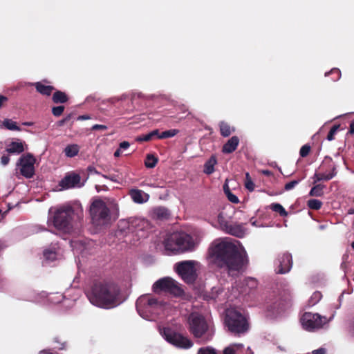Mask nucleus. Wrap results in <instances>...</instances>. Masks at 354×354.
Returning <instances> with one entry per match:
<instances>
[{"label": "nucleus", "instance_id": "obj_1", "mask_svg": "<svg viewBox=\"0 0 354 354\" xmlns=\"http://www.w3.org/2000/svg\"><path fill=\"white\" fill-rule=\"evenodd\" d=\"M209 255L221 266H226L231 275L241 271L247 263L245 251H239L237 246L228 238L214 240L209 248Z\"/></svg>", "mask_w": 354, "mask_h": 354}, {"label": "nucleus", "instance_id": "obj_2", "mask_svg": "<svg viewBox=\"0 0 354 354\" xmlns=\"http://www.w3.org/2000/svg\"><path fill=\"white\" fill-rule=\"evenodd\" d=\"M120 289L112 282L96 283L87 293L90 302L102 308H112L120 304Z\"/></svg>", "mask_w": 354, "mask_h": 354}, {"label": "nucleus", "instance_id": "obj_3", "mask_svg": "<svg viewBox=\"0 0 354 354\" xmlns=\"http://www.w3.org/2000/svg\"><path fill=\"white\" fill-rule=\"evenodd\" d=\"M199 242L200 239L194 240L188 234L175 232L166 236L163 245L167 254H176L193 250Z\"/></svg>", "mask_w": 354, "mask_h": 354}, {"label": "nucleus", "instance_id": "obj_4", "mask_svg": "<svg viewBox=\"0 0 354 354\" xmlns=\"http://www.w3.org/2000/svg\"><path fill=\"white\" fill-rule=\"evenodd\" d=\"M83 217L82 209L75 214L74 210L68 206H63L57 209L53 217L48 220V225L50 223L59 230L64 232H69L73 227V223L80 220Z\"/></svg>", "mask_w": 354, "mask_h": 354}, {"label": "nucleus", "instance_id": "obj_5", "mask_svg": "<svg viewBox=\"0 0 354 354\" xmlns=\"http://www.w3.org/2000/svg\"><path fill=\"white\" fill-rule=\"evenodd\" d=\"M165 304L149 295H142L136 301V308L144 319L151 320L153 315H158L164 309Z\"/></svg>", "mask_w": 354, "mask_h": 354}, {"label": "nucleus", "instance_id": "obj_6", "mask_svg": "<svg viewBox=\"0 0 354 354\" xmlns=\"http://www.w3.org/2000/svg\"><path fill=\"white\" fill-rule=\"evenodd\" d=\"M188 324L190 333L195 337H203L205 342L212 339L214 333L202 315L198 313H191L188 318Z\"/></svg>", "mask_w": 354, "mask_h": 354}, {"label": "nucleus", "instance_id": "obj_7", "mask_svg": "<svg viewBox=\"0 0 354 354\" xmlns=\"http://www.w3.org/2000/svg\"><path fill=\"white\" fill-rule=\"evenodd\" d=\"M209 221L211 224L225 232L238 236L242 237L246 233V230L241 224L229 225L224 214L222 212L211 214L209 216Z\"/></svg>", "mask_w": 354, "mask_h": 354}, {"label": "nucleus", "instance_id": "obj_8", "mask_svg": "<svg viewBox=\"0 0 354 354\" xmlns=\"http://www.w3.org/2000/svg\"><path fill=\"white\" fill-rule=\"evenodd\" d=\"M225 324L229 330L234 334H243L248 330L245 317L234 308L226 310Z\"/></svg>", "mask_w": 354, "mask_h": 354}, {"label": "nucleus", "instance_id": "obj_9", "mask_svg": "<svg viewBox=\"0 0 354 354\" xmlns=\"http://www.w3.org/2000/svg\"><path fill=\"white\" fill-rule=\"evenodd\" d=\"M176 270L181 279L187 283H192L198 277L201 263L196 261L189 260L177 263Z\"/></svg>", "mask_w": 354, "mask_h": 354}, {"label": "nucleus", "instance_id": "obj_10", "mask_svg": "<svg viewBox=\"0 0 354 354\" xmlns=\"http://www.w3.org/2000/svg\"><path fill=\"white\" fill-rule=\"evenodd\" d=\"M109 208L102 200L94 201L90 208L93 223L97 226L107 224L110 221Z\"/></svg>", "mask_w": 354, "mask_h": 354}, {"label": "nucleus", "instance_id": "obj_11", "mask_svg": "<svg viewBox=\"0 0 354 354\" xmlns=\"http://www.w3.org/2000/svg\"><path fill=\"white\" fill-rule=\"evenodd\" d=\"M161 335L167 342L180 349H189L194 345V342L189 337L170 328H165Z\"/></svg>", "mask_w": 354, "mask_h": 354}, {"label": "nucleus", "instance_id": "obj_12", "mask_svg": "<svg viewBox=\"0 0 354 354\" xmlns=\"http://www.w3.org/2000/svg\"><path fill=\"white\" fill-rule=\"evenodd\" d=\"M153 290L156 293L162 291L174 296H180L183 292L178 283L170 277H164L156 281L153 285Z\"/></svg>", "mask_w": 354, "mask_h": 354}, {"label": "nucleus", "instance_id": "obj_13", "mask_svg": "<svg viewBox=\"0 0 354 354\" xmlns=\"http://www.w3.org/2000/svg\"><path fill=\"white\" fill-rule=\"evenodd\" d=\"M326 320V317L317 313H305L301 318V323L305 330L313 331L321 328Z\"/></svg>", "mask_w": 354, "mask_h": 354}, {"label": "nucleus", "instance_id": "obj_14", "mask_svg": "<svg viewBox=\"0 0 354 354\" xmlns=\"http://www.w3.org/2000/svg\"><path fill=\"white\" fill-rule=\"evenodd\" d=\"M35 162V158L30 155L27 154L23 156L19 159V165L20 167L21 174L26 178H31L35 171L34 164Z\"/></svg>", "mask_w": 354, "mask_h": 354}, {"label": "nucleus", "instance_id": "obj_15", "mask_svg": "<svg viewBox=\"0 0 354 354\" xmlns=\"http://www.w3.org/2000/svg\"><path fill=\"white\" fill-rule=\"evenodd\" d=\"M292 267V256L289 253H284L279 256L276 261V270L277 273L284 274L290 271Z\"/></svg>", "mask_w": 354, "mask_h": 354}, {"label": "nucleus", "instance_id": "obj_16", "mask_svg": "<svg viewBox=\"0 0 354 354\" xmlns=\"http://www.w3.org/2000/svg\"><path fill=\"white\" fill-rule=\"evenodd\" d=\"M59 186L62 189H71L74 187H81L84 185V183L81 182L80 175L76 174H71L66 176L60 182Z\"/></svg>", "mask_w": 354, "mask_h": 354}, {"label": "nucleus", "instance_id": "obj_17", "mask_svg": "<svg viewBox=\"0 0 354 354\" xmlns=\"http://www.w3.org/2000/svg\"><path fill=\"white\" fill-rule=\"evenodd\" d=\"M41 297L44 298H47V300L52 304H59L62 300L65 303L64 305L66 307H69L73 305V301L69 299H65V297L59 293H50L47 295L45 292L41 294Z\"/></svg>", "mask_w": 354, "mask_h": 354}, {"label": "nucleus", "instance_id": "obj_18", "mask_svg": "<svg viewBox=\"0 0 354 354\" xmlns=\"http://www.w3.org/2000/svg\"><path fill=\"white\" fill-rule=\"evenodd\" d=\"M149 215L153 219L162 221L168 219L170 216V212L165 207H156L150 211Z\"/></svg>", "mask_w": 354, "mask_h": 354}, {"label": "nucleus", "instance_id": "obj_19", "mask_svg": "<svg viewBox=\"0 0 354 354\" xmlns=\"http://www.w3.org/2000/svg\"><path fill=\"white\" fill-rule=\"evenodd\" d=\"M129 195L136 203H144L149 201V195L142 190L133 189L129 192Z\"/></svg>", "mask_w": 354, "mask_h": 354}, {"label": "nucleus", "instance_id": "obj_20", "mask_svg": "<svg viewBox=\"0 0 354 354\" xmlns=\"http://www.w3.org/2000/svg\"><path fill=\"white\" fill-rule=\"evenodd\" d=\"M239 143V139L237 136H232L228 141L223 145L222 151L225 153H230L234 151Z\"/></svg>", "mask_w": 354, "mask_h": 354}, {"label": "nucleus", "instance_id": "obj_21", "mask_svg": "<svg viewBox=\"0 0 354 354\" xmlns=\"http://www.w3.org/2000/svg\"><path fill=\"white\" fill-rule=\"evenodd\" d=\"M243 348L242 344H232L224 348L223 354H242Z\"/></svg>", "mask_w": 354, "mask_h": 354}, {"label": "nucleus", "instance_id": "obj_22", "mask_svg": "<svg viewBox=\"0 0 354 354\" xmlns=\"http://www.w3.org/2000/svg\"><path fill=\"white\" fill-rule=\"evenodd\" d=\"M24 145V143L21 141L12 142L8 146L7 151L12 153H20L25 150Z\"/></svg>", "mask_w": 354, "mask_h": 354}, {"label": "nucleus", "instance_id": "obj_23", "mask_svg": "<svg viewBox=\"0 0 354 354\" xmlns=\"http://www.w3.org/2000/svg\"><path fill=\"white\" fill-rule=\"evenodd\" d=\"M257 287V281L254 278H247L243 281L241 292L247 293L248 291L252 290Z\"/></svg>", "mask_w": 354, "mask_h": 354}, {"label": "nucleus", "instance_id": "obj_24", "mask_svg": "<svg viewBox=\"0 0 354 354\" xmlns=\"http://www.w3.org/2000/svg\"><path fill=\"white\" fill-rule=\"evenodd\" d=\"M64 151L66 157H75L80 151V146L77 144L68 145L65 147Z\"/></svg>", "mask_w": 354, "mask_h": 354}, {"label": "nucleus", "instance_id": "obj_25", "mask_svg": "<svg viewBox=\"0 0 354 354\" xmlns=\"http://www.w3.org/2000/svg\"><path fill=\"white\" fill-rule=\"evenodd\" d=\"M37 91L42 95H50L54 88L51 86H46L41 82H36L35 84Z\"/></svg>", "mask_w": 354, "mask_h": 354}, {"label": "nucleus", "instance_id": "obj_26", "mask_svg": "<svg viewBox=\"0 0 354 354\" xmlns=\"http://www.w3.org/2000/svg\"><path fill=\"white\" fill-rule=\"evenodd\" d=\"M216 164V159L212 156L204 165V172L207 174H211L214 171V166Z\"/></svg>", "mask_w": 354, "mask_h": 354}, {"label": "nucleus", "instance_id": "obj_27", "mask_svg": "<svg viewBox=\"0 0 354 354\" xmlns=\"http://www.w3.org/2000/svg\"><path fill=\"white\" fill-rule=\"evenodd\" d=\"M3 126L11 131H21L20 127L17 125V122L10 119H5L3 122Z\"/></svg>", "mask_w": 354, "mask_h": 354}, {"label": "nucleus", "instance_id": "obj_28", "mask_svg": "<svg viewBox=\"0 0 354 354\" xmlns=\"http://www.w3.org/2000/svg\"><path fill=\"white\" fill-rule=\"evenodd\" d=\"M53 100L55 103H64L68 100V97L64 92L56 91L53 94Z\"/></svg>", "mask_w": 354, "mask_h": 354}, {"label": "nucleus", "instance_id": "obj_29", "mask_svg": "<svg viewBox=\"0 0 354 354\" xmlns=\"http://www.w3.org/2000/svg\"><path fill=\"white\" fill-rule=\"evenodd\" d=\"M44 257L47 261H53L57 258V252L55 248L46 249L44 251Z\"/></svg>", "mask_w": 354, "mask_h": 354}, {"label": "nucleus", "instance_id": "obj_30", "mask_svg": "<svg viewBox=\"0 0 354 354\" xmlns=\"http://www.w3.org/2000/svg\"><path fill=\"white\" fill-rule=\"evenodd\" d=\"M324 186L322 185H315L310 191L309 195L311 196H322L324 194L323 189Z\"/></svg>", "mask_w": 354, "mask_h": 354}, {"label": "nucleus", "instance_id": "obj_31", "mask_svg": "<svg viewBox=\"0 0 354 354\" xmlns=\"http://www.w3.org/2000/svg\"><path fill=\"white\" fill-rule=\"evenodd\" d=\"M270 208L272 211L278 212L282 216H286L288 215V213L283 207L279 203L271 204Z\"/></svg>", "mask_w": 354, "mask_h": 354}, {"label": "nucleus", "instance_id": "obj_32", "mask_svg": "<svg viewBox=\"0 0 354 354\" xmlns=\"http://www.w3.org/2000/svg\"><path fill=\"white\" fill-rule=\"evenodd\" d=\"M221 133L224 137H227L231 134V129L228 124L221 122L219 124Z\"/></svg>", "mask_w": 354, "mask_h": 354}, {"label": "nucleus", "instance_id": "obj_33", "mask_svg": "<svg viewBox=\"0 0 354 354\" xmlns=\"http://www.w3.org/2000/svg\"><path fill=\"white\" fill-rule=\"evenodd\" d=\"M223 292V290L220 287H214L212 289V292L208 295H205L207 300L216 299V297Z\"/></svg>", "mask_w": 354, "mask_h": 354}, {"label": "nucleus", "instance_id": "obj_34", "mask_svg": "<svg viewBox=\"0 0 354 354\" xmlns=\"http://www.w3.org/2000/svg\"><path fill=\"white\" fill-rule=\"evenodd\" d=\"M336 167L335 166L333 167L331 172L328 174L326 173H319L320 178H322V180H329L332 179L334 176H336Z\"/></svg>", "mask_w": 354, "mask_h": 354}, {"label": "nucleus", "instance_id": "obj_35", "mask_svg": "<svg viewBox=\"0 0 354 354\" xmlns=\"http://www.w3.org/2000/svg\"><path fill=\"white\" fill-rule=\"evenodd\" d=\"M158 162V159L153 155L149 154L145 160V166L147 168H153Z\"/></svg>", "mask_w": 354, "mask_h": 354}, {"label": "nucleus", "instance_id": "obj_36", "mask_svg": "<svg viewBox=\"0 0 354 354\" xmlns=\"http://www.w3.org/2000/svg\"><path fill=\"white\" fill-rule=\"evenodd\" d=\"M322 203L317 199H310L308 201V207L310 209L318 210L322 207Z\"/></svg>", "mask_w": 354, "mask_h": 354}, {"label": "nucleus", "instance_id": "obj_37", "mask_svg": "<svg viewBox=\"0 0 354 354\" xmlns=\"http://www.w3.org/2000/svg\"><path fill=\"white\" fill-rule=\"evenodd\" d=\"M178 133V130L177 129H170L165 131H163L160 133V135H158V138L160 139H164V138H168L175 136Z\"/></svg>", "mask_w": 354, "mask_h": 354}, {"label": "nucleus", "instance_id": "obj_38", "mask_svg": "<svg viewBox=\"0 0 354 354\" xmlns=\"http://www.w3.org/2000/svg\"><path fill=\"white\" fill-rule=\"evenodd\" d=\"M197 354H217L216 349L211 346H206L199 348Z\"/></svg>", "mask_w": 354, "mask_h": 354}, {"label": "nucleus", "instance_id": "obj_39", "mask_svg": "<svg viewBox=\"0 0 354 354\" xmlns=\"http://www.w3.org/2000/svg\"><path fill=\"white\" fill-rule=\"evenodd\" d=\"M322 298V294L319 292H315L309 300L310 306L315 305Z\"/></svg>", "mask_w": 354, "mask_h": 354}, {"label": "nucleus", "instance_id": "obj_40", "mask_svg": "<svg viewBox=\"0 0 354 354\" xmlns=\"http://www.w3.org/2000/svg\"><path fill=\"white\" fill-rule=\"evenodd\" d=\"M245 187L250 192L253 191L254 189V184L252 182L249 173L245 174Z\"/></svg>", "mask_w": 354, "mask_h": 354}, {"label": "nucleus", "instance_id": "obj_41", "mask_svg": "<svg viewBox=\"0 0 354 354\" xmlns=\"http://www.w3.org/2000/svg\"><path fill=\"white\" fill-rule=\"evenodd\" d=\"M71 245L73 250L76 252H78L79 251L82 252L84 246L81 243H79L78 241H71Z\"/></svg>", "mask_w": 354, "mask_h": 354}, {"label": "nucleus", "instance_id": "obj_42", "mask_svg": "<svg viewBox=\"0 0 354 354\" xmlns=\"http://www.w3.org/2000/svg\"><path fill=\"white\" fill-rule=\"evenodd\" d=\"M339 128V125H334L331 129L330 130L328 136H327V140L329 141H331L334 140V136L335 133H337L338 129Z\"/></svg>", "mask_w": 354, "mask_h": 354}, {"label": "nucleus", "instance_id": "obj_43", "mask_svg": "<svg viewBox=\"0 0 354 354\" xmlns=\"http://www.w3.org/2000/svg\"><path fill=\"white\" fill-rule=\"evenodd\" d=\"M329 73H331V74L334 75V77H333L334 81H337V80H339V78L341 77L340 71L338 68H333L328 73H326L325 75L327 76V75H328Z\"/></svg>", "mask_w": 354, "mask_h": 354}, {"label": "nucleus", "instance_id": "obj_44", "mask_svg": "<svg viewBox=\"0 0 354 354\" xmlns=\"http://www.w3.org/2000/svg\"><path fill=\"white\" fill-rule=\"evenodd\" d=\"M299 182L300 180H295L286 183L284 187L285 190L289 191L292 189L296 185L299 184Z\"/></svg>", "mask_w": 354, "mask_h": 354}, {"label": "nucleus", "instance_id": "obj_45", "mask_svg": "<svg viewBox=\"0 0 354 354\" xmlns=\"http://www.w3.org/2000/svg\"><path fill=\"white\" fill-rule=\"evenodd\" d=\"M310 151V147L309 145H305L301 147L299 153L301 157H306Z\"/></svg>", "mask_w": 354, "mask_h": 354}, {"label": "nucleus", "instance_id": "obj_46", "mask_svg": "<svg viewBox=\"0 0 354 354\" xmlns=\"http://www.w3.org/2000/svg\"><path fill=\"white\" fill-rule=\"evenodd\" d=\"M64 110V107L63 106H58L53 108L52 113L55 116H59L62 115Z\"/></svg>", "mask_w": 354, "mask_h": 354}, {"label": "nucleus", "instance_id": "obj_47", "mask_svg": "<svg viewBox=\"0 0 354 354\" xmlns=\"http://www.w3.org/2000/svg\"><path fill=\"white\" fill-rule=\"evenodd\" d=\"M153 138V136H152L151 133H147V134H145V135H142V136H139V137L136 139V140H137V141H139V142H144V141L147 142V141H149V140H152Z\"/></svg>", "mask_w": 354, "mask_h": 354}, {"label": "nucleus", "instance_id": "obj_48", "mask_svg": "<svg viewBox=\"0 0 354 354\" xmlns=\"http://www.w3.org/2000/svg\"><path fill=\"white\" fill-rule=\"evenodd\" d=\"M226 196L227 197V199L233 203L236 204L239 202L238 197L233 194L232 192H229L227 194H226Z\"/></svg>", "mask_w": 354, "mask_h": 354}, {"label": "nucleus", "instance_id": "obj_49", "mask_svg": "<svg viewBox=\"0 0 354 354\" xmlns=\"http://www.w3.org/2000/svg\"><path fill=\"white\" fill-rule=\"evenodd\" d=\"M313 183L314 184H316L317 183L319 182L322 180V178H320V176L319 174V173L317 172H315L314 176H313Z\"/></svg>", "mask_w": 354, "mask_h": 354}, {"label": "nucleus", "instance_id": "obj_50", "mask_svg": "<svg viewBox=\"0 0 354 354\" xmlns=\"http://www.w3.org/2000/svg\"><path fill=\"white\" fill-rule=\"evenodd\" d=\"M107 127L102 124H95L92 127V130H105Z\"/></svg>", "mask_w": 354, "mask_h": 354}, {"label": "nucleus", "instance_id": "obj_51", "mask_svg": "<svg viewBox=\"0 0 354 354\" xmlns=\"http://www.w3.org/2000/svg\"><path fill=\"white\" fill-rule=\"evenodd\" d=\"M10 161V158L8 156H3L1 158V162L3 165H6Z\"/></svg>", "mask_w": 354, "mask_h": 354}, {"label": "nucleus", "instance_id": "obj_52", "mask_svg": "<svg viewBox=\"0 0 354 354\" xmlns=\"http://www.w3.org/2000/svg\"><path fill=\"white\" fill-rule=\"evenodd\" d=\"M326 351L325 348H318V349H316V350H314L313 352H312V354H326Z\"/></svg>", "mask_w": 354, "mask_h": 354}, {"label": "nucleus", "instance_id": "obj_53", "mask_svg": "<svg viewBox=\"0 0 354 354\" xmlns=\"http://www.w3.org/2000/svg\"><path fill=\"white\" fill-rule=\"evenodd\" d=\"M130 145L128 142L124 141L120 144V149H127L129 147Z\"/></svg>", "mask_w": 354, "mask_h": 354}, {"label": "nucleus", "instance_id": "obj_54", "mask_svg": "<svg viewBox=\"0 0 354 354\" xmlns=\"http://www.w3.org/2000/svg\"><path fill=\"white\" fill-rule=\"evenodd\" d=\"M8 98L6 97L0 95V109L1 108L3 103L6 102Z\"/></svg>", "mask_w": 354, "mask_h": 354}, {"label": "nucleus", "instance_id": "obj_55", "mask_svg": "<svg viewBox=\"0 0 354 354\" xmlns=\"http://www.w3.org/2000/svg\"><path fill=\"white\" fill-rule=\"evenodd\" d=\"M89 119H91V117L88 115H80L77 118L78 120H89Z\"/></svg>", "mask_w": 354, "mask_h": 354}, {"label": "nucleus", "instance_id": "obj_56", "mask_svg": "<svg viewBox=\"0 0 354 354\" xmlns=\"http://www.w3.org/2000/svg\"><path fill=\"white\" fill-rule=\"evenodd\" d=\"M223 191H224L225 195L227 194L229 192H231L227 183H225L223 185Z\"/></svg>", "mask_w": 354, "mask_h": 354}, {"label": "nucleus", "instance_id": "obj_57", "mask_svg": "<svg viewBox=\"0 0 354 354\" xmlns=\"http://www.w3.org/2000/svg\"><path fill=\"white\" fill-rule=\"evenodd\" d=\"M153 137L155 136H157L158 138V135H160V133H159V131L158 129H156V130H153L152 131L150 132Z\"/></svg>", "mask_w": 354, "mask_h": 354}, {"label": "nucleus", "instance_id": "obj_58", "mask_svg": "<svg viewBox=\"0 0 354 354\" xmlns=\"http://www.w3.org/2000/svg\"><path fill=\"white\" fill-rule=\"evenodd\" d=\"M351 133H354V120L350 124V130Z\"/></svg>", "mask_w": 354, "mask_h": 354}, {"label": "nucleus", "instance_id": "obj_59", "mask_svg": "<svg viewBox=\"0 0 354 354\" xmlns=\"http://www.w3.org/2000/svg\"><path fill=\"white\" fill-rule=\"evenodd\" d=\"M139 223H140L142 225L145 226V225H148V221L145 219H141L139 221Z\"/></svg>", "mask_w": 354, "mask_h": 354}, {"label": "nucleus", "instance_id": "obj_60", "mask_svg": "<svg viewBox=\"0 0 354 354\" xmlns=\"http://www.w3.org/2000/svg\"><path fill=\"white\" fill-rule=\"evenodd\" d=\"M120 154H121V149L119 148V149H118L115 151V153H114V156H115V157H119V156H120Z\"/></svg>", "mask_w": 354, "mask_h": 354}, {"label": "nucleus", "instance_id": "obj_61", "mask_svg": "<svg viewBox=\"0 0 354 354\" xmlns=\"http://www.w3.org/2000/svg\"><path fill=\"white\" fill-rule=\"evenodd\" d=\"M68 119H69V117H67V118H64V120L59 121V126L63 125Z\"/></svg>", "mask_w": 354, "mask_h": 354}, {"label": "nucleus", "instance_id": "obj_62", "mask_svg": "<svg viewBox=\"0 0 354 354\" xmlns=\"http://www.w3.org/2000/svg\"><path fill=\"white\" fill-rule=\"evenodd\" d=\"M6 244L3 241H0V251L3 250L4 248H6Z\"/></svg>", "mask_w": 354, "mask_h": 354}, {"label": "nucleus", "instance_id": "obj_63", "mask_svg": "<svg viewBox=\"0 0 354 354\" xmlns=\"http://www.w3.org/2000/svg\"><path fill=\"white\" fill-rule=\"evenodd\" d=\"M262 173L266 176H270L272 174L271 171L269 170H263Z\"/></svg>", "mask_w": 354, "mask_h": 354}, {"label": "nucleus", "instance_id": "obj_64", "mask_svg": "<svg viewBox=\"0 0 354 354\" xmlns=\"http://www.w3.org/2000/svg\"><path fill=\"white\" fill-rule=\"evenodd\" d=\"M39 354H53V353L48 351L44 350V351H41Z\"/></svg>", "mask_w": 354, "mask_h": 354}]
</instances>
